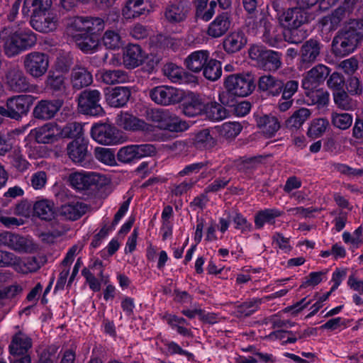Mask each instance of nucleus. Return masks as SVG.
Instances as JSON below:
<instances>
[{"label": "nucleus", "mask_w": 363, "mask_h": 363, "mask_svg": "<svg viewBox=\"0 0 363 363\" xmlns=\"http://www.w3.org/2000/svg\"><path fill=\"white\" fill-rule=\"evenodd\" d=\"M36 43V35L29 28L13 30L4 28L0 30V48L7 57L20 55L34 47Z\"/></svg>", "instance_id": "nucleus-1"}, {"label": "nucleus", "mask_w": 363, "mask_h": 363, "mask_svg": "<svg viewBox=\"0 0 363 363\" xmlns=\"http://www.w3.org/2000/svg\"><path fill=\"white\" fill-rule=\"evenodd\" d=\"M363 39V20L350 19L340 29L332 42L333 53L342 57L353 52Z\"/></svg>", "instance_id": "nucleus-2"}, {"label": "nucleus", "mask_w": 363, "mask_h": 363, "mask_svg": "<svg viewBox=\"0 0 363 363\" xmlns=\"http://www.w3.org/2000/svg\"><path fill=\"white\" fill-rule=\"evenodd\" d=\"M308 22V13L298 6L289 8L279 16V23L284 28V38L290 43L298 44L306 38L300 28Z\"/></svg>", "instance_id": "nucleus-3"}, {"label": "nucleus", "mask_w": 363, "mask_h": 363, "mask_svg": "<svg viewBox=\"0 0 363 363\" xmlns=\"http://www.w3.org/2000/svg\"><path fill=\"white\" fill-rule=\"evenodd\" d=\"M225 91L219 94V101L224 106H233V96L245 97L255 89V79L250 73L228 75L224 81Z\"/></svg>", "instance_id": "nucleus-4"}, {"label": "nucleus", "mask_w": 363, "mask_h": 363, "mask_svg": "<svg viewBox=\"0 0 363 363\" xmlns=\"http://www.w3.org/2000/svg\"><path fill=\"white\" fill-rule=\"evenodd\" d=\"M147 121L158 123L161 128L172 132H182L189 128L188 123L169 110L153 108L146 111Z\"/></svg>", "instance_id": "nucleus-5"}, {"label": "nucleus", "mask_w": 363, "mask_h": 363, "mask_svg": "<svg viewBox=\"0 0 363 363\" xmlns=\"http://www.w3.org/2000/svg\"><path fill=\"white\" fill-rule=\"evenodd\" d=\"M250 57L264 71L276 72L282 65V54L266 48L252 45L249 50Z\"/></svg>", "instance_id": "nucleus-6"}, {"label": "nucleus", "mask_w": 363, "mask_h": 363, "mask_svg": "<svg viewBox=\"0 0 363 363\" xmlns=\"http://www.w3.org/2000/svg\"><path fill=\"white\" fill-rule=\"evenodd\" d=\"M68 182L75 190L84 191L106 184V177L99 173L82 170L71 173Z\"/></svg>", "instance_id": "nucleus-7"}, {"label": "nucleus", "mask_w": 363, "mask_h": 363, "mask_svg": "<svg viewBox=\"0 0 363 363\" xmlns=\"http://www.w3.org/2000/svg\"><path fill=\"white\" fill-rule=\"evenodd\" d=\"M0 246L8 247L21 254L33 253L38 248L31 238L9 231L0 233Z\"/></svg>", "instance_id": "nucleus-8"}, {"label": "nucleus", "mask_w": 363, "mask_h": 363, "mask_svg": "<svg viewBox=\"0 0 363 363\" xmlns=\"http://www.w3.org/2000/svg\"><path fill=\"white\" fill-rule=\"evenodd\" d=\"M35 100L31 95H18L11 97L6 101V107L0 106V114L18 120L26 115Z\"/></svg>", "instance_id": "nucleus-9"}, {"label": "nucleus", "mask_w": 363, "mask_h": 363, "mask_svg": "<svg viewBox=\"0 0 363 363\" xmlns=\"http://www.w3.org/2000/svg\"><path fill=\"white\" fill-rule=\"evenodd\" d=\"M246 26L249 33L254 35L262 33L263 41L271 46L274 45L275 41L270 36L272 24L264 13L257 12L249 16L246 19Z\"/></svg>", "instance_id": "nucleus-10"}, {"label": "nucleus", "mask_w": 363, "mask_h": 363, "mask_svg": "<svg viewBox=\"0 0 363 363\" xmlns=\"http://www.w3.org/2000/svg\"><path fill=\"white\" fill-rule=\"evenodd\" d=\"M23 63L26 72L32 77L38 79L47 72L49 57L43 52H32L24 56Z\"/></svg>", "instance_id": "nucleus-11"}, {"label": "nucleus", "mask_w": 363, "mask_h": 363, "mask_svg": "<svg viewBox=\"0 0 363 363\" xmlns=\"http://www.w3.org/2000/svg\"><path fill=\"white\" fill-rule=\"evenodd\" d=\"M101 94L96 89H86L80 93L78 97L79 111L86 115L93 116H101L104 110L99 104Z\"/></svg>", "instance_id": "nucleus-12"}, {"label": "nucleus", "mask_w": 363, "mask_h": 363, "mask_svg": "<svg viewBox=\"0 0 363 363\" xmlns=\"http://www.w3.org/2000/svg\"><path fill=\"white\" fill-rule=\"evenodd\" d=\"M152 101L161 106H169L179 103L183 99L181 90L171 86H157L149 91Z\"/></svg>", "instance_id": "nucleus-13"}, {"label": "nucleus", "mask_w": 363, "mask_h": 363, "mask_svg": "<svg viewBox=\"0 0 363 363\" xmlns=\"http://www.w3.org/2000/svg\"><path fill=\"white\" fill-rule=\"evenodd\" d=\"M156 149L151 144L131 145L121 147L117 152L119 162L127 164L155 154Z\"/></svg>", "instance_id": "nucleus-14"}, {"label": "nucleus", "mask_w": 363, "mask_h": 363, "mask_svg": "<svg viewBox=\"0 0 363 363\" xmlns=\"http://www.w3.org/2000/svg\"><path fill=\"white\" fill-rule=\"evenodd\" d=\"M189 12L185 0H172L163 9L164 20L169 24L177 25L186 21Z\"/></svg>", "instance_id": "nucleus-15"}, {"label": "nucleus", "mask_w": 363, "mask_h": 363, "mask_svg": "<svg viewBox=\"0 0 363 363\" xmlns=\"http://www.w3.org/2000/svg\"><path fill=\"white\" fill-rule=\"evenodd\" d=\"M89 140L84 138H78L69 142L67 145L68 157L77 164L86 167L90 153L88 150Z\"/></svg>", "instance_id": "nucleus-16"}, {"label": "nucleus", "mask_w": 363, "mask_h": 363, "mask_svg": "<svg viewBox=\"0 0 363 363\" xmlns=\"http://www.w3.org/2000/svg\"><path fill=\"white\" fill-rule=\"evenodd\" d=\"M91 135L94 140L102 145H115L120 142L118 130L108 123L94 125L91 129Z\"/></svg>", "instance_id": "nucleus-17"}, {"label": "nucleus", "mask_w": 363, "mask_h": 363, "mask_svg": "<svg viewBox=\"0 0 363 363\" xmlns=\"http://www.w3.org/2000/svg\"><path fill=\"white\" fill-rule=\"evenodd\" d=\"M72 27L79 32L98 35L104 29L105 22L99 17L77 16L72 22Z\"/></svg>", "instance_id": "nucleus-18"}, {"label": "nucleus", "mask_w": 363, "mask_h": 363, "mask_svg": "<svg viewBox=\"0 0 363 363\" xmlns=\"http://www.w3.org/2000/svg\"><path fill=\"white\" fill-rule=\"evenodd\" d=\"M162 72L164 75L173 83L196 84L198 82L195 75L172 62L164 65Z\"/></svg>", "instance_id": "nucleus-19"}, {"label": "nucleus", "mask_w": 363, "mask_h": 363, "mask_svg": "<svg viewBox=\"0 0 363 363\" xmlns=\"http://www.w3.org/2000/svg\"><path fill=\"white\" fill-rule=\"evenodd\" d=\"M5 79L9 88L14 91H25L29 88L28 80L18 65H11L7 69Z\"/></svg>", "instance_id": "nucleus-20"}, {"label": "nucleus", "mask_w": 363, "mask_h": 363, "mask_svg": "<svg viewBox=\"0 0 363 363\" xmlns=\"http://www.w3.org/2000/svg\"><path fill=\"white\" fill-rule=\"evenodd\" d=\"M58 18L54 13H41L31 15L30 26L36 31L48 33L57 29Z\"/></svg>", "instance_id": "nucleus-21"}, {"label": "nucleus", "mask_w": 363, "mask_h": 363, "mask_svg": "<svg viewBox=\"0 0 363 363\" xmlns=\"http://www.w3.org/2000/svg\"><path fill=\"white\" fill-rule=\"evenodd\" d=\"M322 45L316 40L310 39L306 41L300 50V67L306 69L314 63L320 53Z\"/></svg>", "instance_id": "nucleus-22"}, {"label": "nucleus", "mask_w": 363, "mask_h": 363, "mask_svg": "<svg viewBox=\"0 0 363 363\" xmlns=\"http://www.w3.org/2000/svg\"><path fill=\"white\" fill-rule=\"evenodd\" d=\"M330 74V69L325 65H318L311 69L302 80V87L305 90L311 91L316 89L325 81Z\"/></svg>", "instance_id": "nucleus-23"}, {"label": "nucleus", "mask_w": 363, "mask_h": 363, "mask_svg": "<svg viewBox=\"0 0 363 363\" xmlns=\"http://www.w3.org/2000/svg\"><path fill=\"white\" fill-rule=\"evenodd\" d=\"M62 105L63 101L60 99L41 100L34 108L33 115L35 118L38 119H51L59 111Z\"/></svg>", "instance_id": "nucleus-24"}, {"label": "nucleus", "mask_w": 363, "mask_h": 363, "mask_svg": "<svg viewBox=\"0 0 363 363\" xmlns=\"http://www.w3.org/2000/svg\"><path fill=\"white\" fill-rule=\"evenodd\" d=\"M116 122L118 126L125 130L149 132L152 128L151 125L127 112L118 115Z\"/></svg>", "instance_id": "nucleus-25"}, {"label": "nucleus", "mask_w": 363, "mask_h": 363, "mask_svg": "<svg viewBox=\"0 0 363 363\" xmlns=\"http://www.w3.org/2000/svg\"><path fill=\"white\" fill-rule=\"evenodd\" d=\"M46 87L60 96H69V86L66 82V77L60 73L50 72L45 80Z\"/></svg>", "instance_id": "nucleus-26"}, {"label": "nucleus", "mask_w": 363, "mask_h": 363, "mask_svg": "<svg viewBox=\"0 0 363 363\" xmlns=\"http://www.w3.org/2000/svg\"><path fill=\"white\" fill-rule=\"evenodd\" d=\"M32 346V339L26 333L19 331L12 337L9 351L13 357L20 356L28 352Z\"/></svg>", "instance_id": "nucleus-27"}, {"label": "nucleus", "mask_w": 363, "mask_h": 363, "mask_svg": "<svg viewBox=\"0 0 363 363\" xmlns=\"http://www.w3.org/2000/svg\"><path fill=\"white\" fill-rule=\"evenodd\" d=\"M230 14L227 11H223L219 13L209 24L207 33L212 38H219L230 29Z\"/></svg>", "instance_id": "nucleus-28"}, {"label": "nucleus", "mask_w": 363, "mask_h": 363, "mask_svg": "<svg viewBox=\"0 0 363 363\" xmlns=\"http://www.w3.org/2000/svg\"><path fill=\"white\" fill-rule=\"evenodd\" d=\"M131 92L127 86H117L106 90L105 97L107 103L112 107L124 106L128 101Z\"/></svg>", "instance_id": "nucleus-29"}, {"label": "nucleus", "mask_w": 363, "mask_h": 363, "mask_svg": "<svg viewBox=\"0 0 363 363\" xmlns=\"http://www.w3.org/2000/svg\"><path fill=\"white\" fill-rule=\"evenodd\" d=\"M247 42V37L242 31H233L224 38L223 48L227 53L233 54L240 51L246 45Z\"/></svg>", "instance_id": "nucleus-30"}, {"label": "nucleus", "mask_w": 363, "mask_h": 363, "mask_svg": "<svg viewBox=\"0 0 363 363\" xmlns=\"http://www.w3.org/2000/svg\"><path fill=\"white\" fill-rule=\"evenodd\" d=\"M283 86V80L271 74L263 75L258 80V89L267 96H279Z\"/></svg>", "instance_id": "nucleus-31"}, {"label": "nucleus", "mask_w": 363, "mask_h": 363, "mask_svg": "<svg viewBox=\"0 0 363 363\" xmlns=\"http://www.w3.org/2000/svg\"><path fill=\"white\" fill-rule=\"evenodd\" d=\"M255 121L257 127L268 138H271L280 128V122L273 115L260 114L255 116Z\"/></svg>", "instance_id": "nucleus-32"}, {"label": "nucleus", "mask_w": 363, "mask_h": 363, "mask_svg": "<svg viewBox=\"0 0 363 363\" xmlns=\"http://www.w3.org/2000/svg\"><path fill=\"white\" fill-rule=\"evenodd\" d=\"M144 59L143 50L138 45H129L123 52V62L126 68L134 69L140 66Z\"/></svg>", "instance_id": "nucleus-33"}, {"label": "nucleus", "mask_w": 363, "mask_h": 363, "mask_svg": "<svg viewBox=\"0 0 363 363\" xmlns=\"http://www.w3.org/2000/svg\"><path fill=\"white\" fill-rule=\"evenodd\" d=\"M96 77L98 80L108 85L125 83L129 80L127 72L121 69H101Z\"/></svg>", "instance_id": "nucleus-34"}, {"label": "nucleus", "mask_w": 363, "mask_h": 363, "mask_svg": "<svg viewBox=\"0 0 363 363\" xmlns=\"http://www.w3.org/2000/svg\"><path fill=\"white\" fill-rule=\"evenodd\" d=\"M191 143L198 150H211L216 145L217 140L210 129L204 128L195 133Z\"/></svg>", "instance_id": "nucleus-35"}, {"label": "nucleus", "mask_w": 363, "mask_h": 363, "mask_svg": "<svg viewBox=\"0 0 363 363\" xmlns=\"http://www.w3.org/2000/svg\"><path fill=\"white\" fill-rule=\"evenodd\" d=\"M77 48L84 53L94 52L99 46V40L97 35H91L79 32L74 35Z\"/></svg>", "instance_id": "nucleus-36"}, {"label": "nucleus", "mask_w": 363, "mask_h": 363, "mask_svg": "<svg viewBox=\"0 0 363 363\" xmlns=\"http://www.w3.org/2000/svg\"><path fill=\"white\" fill-rule=\"evenodd\" d=\"M208 59L209 52L207 50H197L186 57L184 65L190 71L198 73L202 70Z\"/></svg>", "instance_id": "nucleus-37"}, {"label": "nucleus", "mask_w": 363, "mask_h": 363, "mask_svg": "<svg viewBox=\"0 0 363 363\" xmlns=\"http://www.w3.org/2000/svg\"><path fill=\"white\" fill-rule=\"evenodd\" d=\"M90 72L82 66H75L71 73V82L74 89L79 90L92 83Z\"/></svg>", "instance_id": "nucleus-38"}, {"label": "nucleus", "mask_w": 363, "mask_h": 363, "mask_svg": "<svg viewBox=\"0 0 363 363\" xmlns=\"http://www.w3.org/2000/svg\"><path fill=\"white\" fill-rule=\"evenodd\" d=\"M58 129L57 125L49 123L35 128V138L38 143L49 144L57 140Z\"/></svg>", "instance_id": "nucleus-39"}, {"label": "nucleus", "mask_w": 363, "mask_h": 363, "mask_svg": "<svg viewBox=\"0 0 363 363\" xmlns=\"http://www.w3.org/2000/svg\"><path fill=\"white\" fill-rule=\"evenodd\" d=\"M149 13L147 2L144 0H128L123 15L126 18H135L141 16H146Z\"/></svg>", "instance_id": "nucleus-40"}, {"label": "nucleus", "mask_w": 363, "mask_h": 363, "mask_svg": "<svg viewBox=\"0 0 363 363\" xmlns=\"http://www.w3.org/2000/svg\"><path fill=\"white\" fill-rule=\"evenodd\" d=\"M52 6V0H23L22 13L25 16L46 12Z\"/></svg>", "instance_id": "nucleus-41"}, {"label": "nucleus", "mask_w": 363, "mask_h": 363, "mask_svg": "<svg viewBox=\"0 0 363 363\" xmlns=\"http://www.w3.org/2000/svg\"><path fill=\"white\" fill-rule=\"evenodd\" d=\"M86 206L80 202H71L62 205L60 208V214L65 219L76 220L84 213Z\"/></svg>", "instance_id": "nucleus-42"}, {"label": "nucleus", "mask_w": 363, "mask_h": 363, "mask_svg": "<svg viewBox=\"0 0 363 363\" xmlns=\"http://www.w3.org/2000/svg\"><path fill=\"white\" fill-rule=\"evenodd\" d=\"M196 7V16L204 21H208L212 18L217 8L216 1H211L208 4V0H194Z\"/></svg>", "instance_id": "nucleus-43"}, {"label": "nucleus", "mask_w": 363, "mask_h": 363, "mask_svg": "<svg viewBox=\"0 0 363 363\" xmlns=\"http://www.w3.org/2000/svg\"><path fill=\"white\" fill-rule=\"evenodd\" d=\"M33 211L40 219L51 220L55 216L54 203L48 199L38 200L33 205Z\"/></svg>", "instance_id": "nucleus-44"}, {"label": "nucleus", "mask_w": 363, "mask_h": 363, "mask_svg": "<svg viewBox=\"0 0 363 363\" xmlns=\"http://www.w3.org/2000/svg\"><path fill=\"white\" fill-rule=\"evenodd\" d=\"M223 105L216 101L207 103L204 104L203 114L210 121H222L228 116V111Z\"/></svg>", "instance_id": "nucleus-45"}, {"label": "nucleus", "mask_w": 363, "mask_h": 363, "mask_svg": "<svg viewBox=\"0 0 363 363\" xmlns=\"http://www.w3.org/2000/svg\"><path fill=\"white\" fill-rule=\"evenodd\" d=\"M281 216V212L276 208L259 211L255 216V226L257 229H261L265 223H274V219Z\"/></svg>", "instance_id": "nucleus-46"}, {"label": "nucleus", "mask_w": 363, "mask_h": 363, "mask_svg": "<svg viewBox=\"0 0 363 363\" xmlns=\"http://www.w3.org/2000/svg\"><path fill=\"white\" fill-rule=\"evenodd\" d=\"M311 111L306 108H301L296 111L285 121V125L290 130L299 129L302 125L308 119Z\"/></svg>", "instance_id": "nucleus-47"}, {"label": "nucleus", "mask_w": 363, "mask_h": 363, "mask_svg": "<svg viewBox=\"0 0 363 363\" xmlns=\"http://www.w3.org/2000/svg\"><path fill=\"white\" fill-rule=\"evenodd\" d=\"M202 70L205 78L212 82L216 81L222 74L221 62L216 59L209 58Z\"/></svg>", "instance_id": "nucleus-48"}, {"label": "nucleus", "mask_w": 363, "mask_h": 363, "mask_svg": "<svg viewBox=\"0 0 363 363\" xmlns=\"http://www.w3.org/2000/svg\"><path fill=\"white\" fill-rule=\"evenodd\" d=\"M332 125L340 130H347L352 124V116L347 113L333 112L331 114Z\"/></svg>", "instance_id": "nucleus-49"}, {"label": "nucleus", "mask_w": 363, "mask_h": 363, "mask_svg": "<svg viewBox=\"0 0 363 363\" xmlns=\"http://www.w3.org/2000/svg\"><path fill=\"white\" fill-rule=\"evenodd\" d=\"M262 303L260 298H253L250 301L243 302L236 307L235 313L238 317H247L251 315L259 308Z\"/></svg>", "instance_id": "nucleus-50"}, {"label": "nucleus", "mask_w": 363, "mask_h": 363, "mask_svg": "<svg viewBox=\"0 0 363 363\" xmlns=\"http://www.w3.org/2000/svg\"><path fill=\"white\" fill-rule=\"evenodd\" d=\"M329 126V121L326 118H316L312 121L308 130V135L312 138H317L323 135Z\"/></svg>", "instance_id": "nucleus-51"}, {"label": "nucleus", "mask_w": 363, "mask_h": 363, "mask_svg": "<svg viewBox=\"0 0 363 363\" xmlns=\"http://www.w3.org/2000/svg\"><path fill=\"white\" fill-rule=\"evenodd\" d=\"M94 156L98 161L106 165L114 166L116 164L115 154L109 148L96 147L94 150Z\"/></svg>", "instance_id": "nucleus-52"}, {"label": "nucleus", "mask_w": 363, "mask_h": 363, "mask_svg": "<svg viewBox=\"0 0 363 363\" xmlns=\"http://www.w3.org/2000/svg\"><path fill=\"white\" fill-rule=\"evenodd\" d=\"M242 126L238 122H226L218 127L219 134L225 138H234L241 132Z\"/></svg>", "instance_id": "nucleus-53"}, {"label": "nucleus", "mask_w": 363, "mask_h": 363, "mask_svg": "<svg viewBox=\"0 0 363 363\" xmlns=\"http://www.w3.org/2000/svg\"><path fill=\"white\" fill-rule=\"evenodd\" d=\"M204 104L198 98H192L191 101L183 104L182 112L188 117H194L203 113Z\"/></svg>", "instance_id": "nucleus-54"}, {"label": "nucleus", "mask_w": 363, "mask_h": 363, "mask_svg": "<svg viewBox=\"0 0 363 363\" xmlns=\"http://www.w3.org/2000/svg\"><path fill=\"white\" fill-rule=\"evenodd\" d=\"M333 96L334 102L339 108L350 110L354 106V101L344 89L333 92Z\"/></svg>", "instance_id": "nucleus-55"}, {"label": "nucleus", "mask_w": 363, "mask_h": 363, "mask_svg": "<svg viewBox=\"0 0 363 363\" xmlns=\"http://www.w3.org/2000/svg\"><path fill=\"white\" fill-rule=\"evenodd\" d=\"M8 159L9 162L19 171H24L27 169L28 163L23 157L21 151L18 150H14L9 152Z\"/></svg>", "instance_id": "nucleus-56"}, {"label": "nucleus", "mask_w": 363, "mask_h": 363, "mask_svg": "<svg viewBox=\"0 0 363 363\" xmlns=\"http://www.w3.org/2000/svg\"><path fill=\"white\" fill-rule=\"evenodd\" d=\"M62 134L69 138H84L83 127L81 123L77 122L67 123L62 129Z\"/></svg>", "instance_id": "nucleus-57"}, {"label": "nucleus", "mask_w": 363, "mask_h": 363, "mask_svg": "<svg viewBox=\"0 0 363 363\" xmlns=\"http://www.w3.org/2000/svg\"><path fill=\"white\" fill-rule=\"evenodd\" d=\"M104 45L108 49H116L121 45L119 34L113 30H106L103 37Z\"/></svg>", "instance_id": "nucleus-58"}, {"label": "nucleus", "mask_w": 363, "mask_h": 363, "mask_svg": "<svg viewBox=\"0 0 363 363\" xmlns=\"http://www.w3.org/2000/svg\"><path fill=\"white\" fill-rule=\"evenodd\" d=\"M307 94L308 96L311 99L313 104H317L319 106H324L328 104L329 101V94L327 91L323 90H311Z\"/></svg>", "instance_id": "nucleus-59"}, {"label": "nucleus", "mask_w": 363, "mask_h": 363, "mask_svg": "<svg viewBox=\"0 0 363 363\" xmlns=\"http://www.w3.org/2000/svg\"><path fill=\"white\" fill-rule=\"evenodd\" d=\"M21 262L20 257L13 253L0 250V267H8L18 265Z\"/></svg>", "instance_id": "nucleus-60"}, {"label": "nucleus", "mask_w": 363, "mask_h": 363, "mask_svg": "<svg viewBox=\"0 0 363 363\" xmlns=\"http://www.w3.org/2000/svg\"><path fill=\"white\" fill-rule=\"evenodd\" d=\"M341 22L342 21L340 18L333 13L323 17L320 20V23L321 24L323 29L329 32L335 30L340 26Z\"/></svg>", "instance_id": "nucleus-61"}, {"label": "nucleus", "mask_w": 363, "mask_h": 363, "mask_svg": "<svg viewBox=\"0 0 363 363\" xmlns=\"http://www.w3.org/2000/svg\"><path fill=\"white\" fill-rule=\"evenodd\" d=\"M328 87L333 90V92H337L339 90L344 89L345 79L343 76L338 72H333L327 81Z\"/></svg>", "instance_id": "nucleus-62"}, {"label": "nucleus", "mask_w": 363, "mask_h": 363, "mask_svg": "<svg viewBox=\"0 0 363 363\" xmlns=\"http://www.w3.org/2000/svg\"><path fill=\"white\" fill-rule=\"evenodd\" d=\"M233 221L235 225V228L240 230L242 233H247L252 229V224L240 213H235L233 218Z\"/></svg>", "instance_id": "nucleus-63"}, {"label": "nucleus", "mask_w": 363, "mask_h": 363, "mask_svg": "<svg viewBox=\"0 0 363 363\" xmlns=\"http://www.w3.org/2000/svg\"><path fill=\"white\" fill-rule=\"evenodd\" d=\"M47 174L44 171H38L30 177V186L35 190L42 189L47 183Z\"/></svg>", "instance_id": "nucleus-64"}]
</instances>
